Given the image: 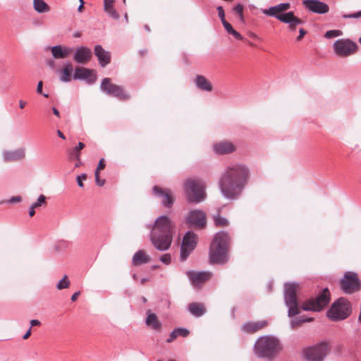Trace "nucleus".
Wrapping results in <instances>:
<instances>
[{"mask_svg":"<svg viewBox=\"0 0 361 361\" xmlns=\"http://www.w3.org/2000/svg\"><path fill=\"white\" fill-rule=\"evenodd\" d=\"M80 291L74 293L71 296V300L75 301L77 300L78 297L80 295Z\"/></svg>","mask_w":361,"mask_h":361,"instance_id":"nucleus-58","label":"nucleus"},{"mask_svg":"<svg viewBox=\"0 0 361 361\" xmlns=\"http://www.w3.org/2000/svg\"><path fill=\"white\" fill-rule=\"evenodd\" d=\"M185 221L188 225L202 227L206 224V214L199 209L192 210L187 216Z\"/></svg>","mask_w":361,"mask_h":361,"instance_id":"nucleus-15","label":"nucleus"},{"mask_svg":"<svg viewBox=\"0 0 361 361\" xmlns=\"http://www.w3.org/2000/svg\"><path fill=\"white\" fill-rule=\"evenodd\" d=\"M100 90L109 96L126 101L130 99V95L126 92L123 87L114 84L109 78L102 79L100 84Z\"/></svg>","mask_w":361,"mask_h":361,"instance_id":"nucleus-9","label":"nucleus"},{"mask_svg":"<svg viewBox=\"0 0 361 361\" xmlns=\"http://www.w3.org/2000/svg\"><path fill=\"white\" fill-rule=\"evenodd\" d=\"M72 69V65L68 63L62 71V75L61 76V81L67 82L71 80L70 71H71Z\"/></svg>","mask_w":361,"mask_h":361,"instance_id":"nucleus-35","label":"nucleus"},{"mask_svg":"<svg viewBox=\"0 0 361 361\" xmlns=\"http://www.w3.org/2000/svg\"><path fill=\"white\" fill-rule=\"evenodd\" d=\"M75 80H85L88 84H93L96 82L97 75L94 71L83 67H77L73 74Z\"/></svg>","mask_w":361,"mask_h":361,"instance_id":"nucleus-16","label":"nucleus"},{"mask_svg":"<svg viewBox=\"0 0 361 361\" xmlns=\"http://www.w3.org/2000/svg\"><path fill=\"white\" fill-rule=\"evenodd\" d=\"M267 325L266 320L258 322H247L245 323L242 327V331L247 333H255Z\"/></svg>","mask_w":361,"mask_h":361,"instance_id":"nucleus-23","label":"nucleus"},{"mask_svg":"<svg viewBox=\"0 0 361 361\" xmlns=\"http://www.w3.org/2000/svg\"><path fill=\"white\" fill-rule=\"evenodd\" d=\"M104 167H105L104 159V158H102L99 160L95 171H97L99 173V171L100 170L104 169Z\"/></svg>","mask_w":361,"mask_h":361,"instance_id":"nucleus-53","label":"nucleus"},{"mask_svg":"<svg viewBox=\"0 0 361 361\" xmlns=\"http://www.w3.org/2000/svg\"><path fill=\"white\" fill-rule=\"evenodd\" d=\"M289 3H281L274 6H271L268 9H264L262 13L268 16L275 17L279 20V16H283L285 13L283 11H287L290 8Z\"/></svg>","mask_w":361,"mask_h":361,"instance_id":"nucleus-21","label":"nucleus"},{"mask_svg":"<svg viewBox=\"0 0 361 361\" xmlns=\"http://www.w3.org/2000/svg\"><path fill=\"white\" fill-rule=\"evenodd\" d=\"M298 283H286L284 284V302L288 307V316L293 317L300 313V308L296 295Z\"/></svg>","mask_w":361,"mask_h":361,"instance_id":"nucleus-6","label":"nucleus"},{"mask_svg":"<svg viewBox=\"0 0 361 361\" xmlns=\"http://www.w3.org/2000/svg\"><path fill=\"white\" fill-rule=\"evenodd\" d=\"M214 224L217 226H224L228 224V220L220 215H216L214 216Z\"/></svg>","mask_w":361,"mask_h":361,"instance_id":"nucleus-38","label":"nucleus"},{"mask_svg":"<svg viewBox=\"0 0 361 361\" xmlns=\"http://www.w3.org/2000/svg\"><path fill=\"white\" fill-rule=\"evenodd\" d=\"M350 313V302L344 298H339L327 311V317L331 321L336 322L346 319Z\"/></svg>","mask_w":361,"mask_h":361,"instance_id":"nucleus-7","label":"nucleus"},{"mask_svg":"<svg viewBox=\"0 0 361 361\" xmlns=\"http://www.w3.org/2000/svg\"><path fill=\"white\" fill-rule=\"evenodd\" d=\"M196 87L202 91L211 92L212 90V83L203 75H197L195 81Z\"/></svg>","mask_w":361,"mask_h":361,"instance_id":"nucleus-26","label":"nucleus"},{"mask_svg":"<svg viewBox=\"0 0 361 361\" xmlns=\"http://www.w3.org/2000/svg\"><path fill=\"white\" fill-rule=\"evenodd\" d=\"M25 104H26L25 102H23L22 100H20L19 102V106H20V109H23L25 107Z\"/></svg>","mask_w":361,"mask_h":361,"instance_id":"nucleus-63","label":"nucleus"},{"mask_svg":"<svg viewBox=\"0 0 361 361\" xmlns=\"http://www.w3.org/2000/svg\"><path fill=\"white\" fill-rule=\"evenodd\" d=\"M152 194L158 198L161 199V204L164 207L170 208L173 205V195L169 189L163 190L158 186H154L152 188Z\"/></svg>","mask_w":361,"mask_h":361,"instance_id":"nucleus-17","label":"nucleus"},{"mask_svg":"<svg viewBox=\"0 0 361 361\" xmlns=\"http://www.w3.org/2000/svg\"><path fill=\"white\" fill-rule=\"evenodd\" d=\"M329 352L327 342L322 341L303 350V356L308 361H323Z\"/></svg>","mask_w":361,"mask_h":361,"instance_id":"nucleus-10","label":"nucleus"},{"mask_svg":"<svg viewBox=\"0 0 361 361\" xmlns=\"http://www.w3.org/2000/svg\"><path fill=\"white\" fill-rule=\"evenodd\" d=\"M222 23V25L224 26V27L225 28V30L227 31V32L228 34H230L232 31H233V27H232V25L228 23L227 22L226 20H224Z\"/></svg>","mask_w":361,"mask_h":361,"instance_id":"nucleus-45","label":"nucleus"},{"mask_svg":"<svg viewBox=\"0 0 361 361\" xmlns=\"http://www.w3.org/2000/svg\"><path fill=\"white\" fill-rule=\"evenodd\" d=\"M188 310L191 314L197 317L202 316L206 312L204 305L199 302L189 304Z\"/></svg>","mask_w":361,"mask_h":361,"instance_id":"nucleus-28","label":"nucleus"},{"mask_svg":"<svg viewBox=\"0 0 361 361\" xmlns=\"http://www.w3.org/2000/svg\"><path fill=\"white\" fill-rule=\"evenodd\" d=\"M85 147V144L80 142L77 146L69 151L71 158H75L80 160V150Z\"/></svg>","mask_w":361,"mask_h":361,"instance_id":"nucleus-32","label":"nucleus"},{"mask_svg":"<svg viewBox=\"0 0 361 361\" xmlns=\"http://www.w3.org/2000/svg\"><path fill=\"white\" fill-rule=\"evenodd\" d=\"M35 207H33L32 205L30 207V211H29V216H33L35 214Z\"/></svg>","mask_w":361,"mask_h":361,"instance_id":"nucleus-59","label":"nucleus"},{"mask_svg":"<svg viewBox=\"0 0 361 361\" xmlns=\"http://www.w3.org/2000/svg\"><path fill=\"white\" fill-rule=\"evenodd\" d=\"M213 149L216 154H227L235 151V146L231 142L224 141L214 144Z\"/></svg>","mask_w":361,"mask_h":361,"instance_id":"nucleus-24","label":"nucleus"},{"mask_svg":"<svg viewBox=\"0 0 361 361\" xmlns=\"http://www.w3.org/2000/svg\"><path fill=\"white\" fill-rule=\"evenodd\" d=\"M343 35V32L340 30H331L324 34V37L326 39H331Z\"/></svg>","mask_w":361,"mask_h":361,"instance_id":"nucleus-37","label":"nucleus"},{"mask_svg":"<svg viewBox=\"0 0 361 361\" xmlns=\"http://www.w3.org/2000/svg\"><path fill=\"white\" fill-rule=\"evenodd\" d=\"M159 260L164 264H166V265L169 264L171 261V257L170 254L166 253V254L161 255L159 258Z\"/></svg>","mask_w":361,"mask_h":361,"instance_id":"nucleus-43","label":"nucleus"},{"mask_svg":"<svg viewBox=\"0 0 361 361\" xmlns=\"http://www.w3.org/2000/svg\"><path fill=\"white\" fill-rule=\"evenodd\" d=\"M51 51L52 56L56 59H62L63 58V54L62 52V46L61 45H55L51 47H49Z\"/></svg>","mask_w":361,"mask_h":361,"instance_id":"nucleus-33","label":"nucleus"},{"mask_svg":"<svg viewBox=\"0 0 361 361\" xmlns=\"http://www.w3.org/2000/svg\"><path fill=\"white\" fill-rule=\"evenodd\" d=\"M230 243V235L227 232L216 233L209 248L211 263L224 264L227 261V254Z\"/></svg>","mask_w":361,"mask_h":361,"instance_id":"nucleus-3","label":"nucleus"},{"mask_svg":"<svg viewBox=\"0 0 361 361\" xmlns=\"http://www.w3.org/2000/svg\"><path fill=\"white\" fill-rule=\"evenodd\" d=\"M184 190L187 200L191 203H200L204 200V184L196 178H189L184 182Z\"/></svg>","mask_w":361,"mask_h":361,"instance_id":"nucleus-5","label":"nucleus"},{"mask_svg":"<svg viewBox=\"0 0 361 361\" xmlns=\"http://www.w3.org/2000/svg\"><path fill=\"white\" fill-rule=\"evenodd\" d=\"M280 350L279 339L270 335L259 337L254 345L255 355L267 360H271Z\"/></svg>","mask_w":361,"mask_h":361,"instance_id":"nucleus-4","label":"nucleus"},{"mask_svg":"<svg viewBox=\"0 0 361 361\" xmlns=\"http://www.w3.org/2000/svg\"><path fill=\"white\" fill-rule=\"evenodd\" d=\"M198 237L193 231H188L183 236L182 245L194 250L197 243Z\"/></svg>","mask_w":361,"mask_h":361,"instance_id":"nucleus-25","label":"nucleus"},{"mask_svg":"<svg viewBox=\"0 0 361 361\" xmlns=\"http://www.w3.org/2000/svg\"><path fill=\"white\" fill-rule=\"evenodd\" d=\"M145 323L147 326H151L154 330H159L161 328V323L158 320L157 315L154 313L148 314Z\"/></svg>","mask_w":361,"mask_h":361,"instance_id":"nucleus-30","label":"nucleus"},{"mask_svg":"<svg viewBox=\"0 0 361 361\" xmlns=\"http://www.w3.org/2000/svg\"><path fill=\"white\" fill-rule=\"evenodd\" d=\"M86 178H87V176H86L85 173H82L81 175L77 176L76 180H77V183H78V185L79 187H80V188L83 187L84 185L82 183V180H85Z\"/></svg>","mask_w":361,"mask_h":361,"instance_id":"nucleus-47","label":"nucleus"},{"mask_svg":"<svg viewBox=\"0 0 361 361\" xmlns=\"http://www.w3.org/2000/svg\"><path fill=\"white\" fill-rule=\"evenodd\" d=\"M233 11L235 12V13H236L238 16L241 22H243L244 21L243 5L241 4H238L233 8Z\"/></svg>","mask_w":361,"mask_h":361,"instance_id":"nucleus-39","label":"nucleus"},{"mask_svg":"<svg viewBox=\"0 0 361 361\" xmlns=\"http://www.w3.org/2000/svg\"><path fill=\"white\" fill-rule=\"evenodd\" d=\"M94 176H95V182H96L97 185L99 186H103L105 183V180L99 178V175L97 171H95Z\"/></svg>","mask_w":361,"mask_h":361,"instance_id":"nucleus-48","label":"nucleus"},{"mask_svg":"<svg viewBox=\"0 0 361 361\" xmlns=\"http://www.w3.org/2000/svg\"><path fill=\"white\" fill-rule=\"evenodd\" d=\"M312 320V318H307L304 317H298L293 319L290 321V326L291 328H295L300 325H301L303 322H308Z\"/></svg>","mask_w":361,"mask_h":361,"instance_id":"nucleus-34","label":"nucleus"},{"mask_svg":"<svg viewBox=\"0 0 361 361\" xmlns=\"http://www.w3.org/2000/svg\"><path fill=\"white\" fill-rule=\"evenodd\" d=\"M149 257L142 250L137 251L132 259V264L133 266H139L141 264H145L149 262Z\"/></svg>","mask_w":361,"mask_h":361,"instance_id":"nucleus-27","label":"nucleus"},{"mask_svg":"<svg viewBox=\"0 0 361 361\" xmlns=\"http://www.w3.org/2000/svg\"><path fill=\"white\" fill-rule=\"evenodd\" d=\"M22 198L20 196H13L6 201V203L13 204L21 202Z\"/></svg>","mask_w":361,"mask_h":361,"instance_id":"nucleus-50","label":"nucleus"},{"mask_svg":"<svg viewBox=\"0 0 361 361\" xmlns=\"http://www.w3.org/2000/svg\"><path fill=\"white\" fill-rule=\"evenodd\" d=\"M45 203H46L45 196L43 195H40L39 196L37 200L35 202L32 203L31 205L36 209V208H38L40 206H42V204H45Z\"/></svg>","mask_w":361,"mask_h":361,"instance_id":"nucleus-41","label":"nucleus"},{"mask_svg":"<svg viewBox=\"0 0 361 361\" xmlns=\"http://www.w3.org/2000/svg\"><path fill=\"white\" fill-rule=\"evenodd\" d=\"M70 285V281L67 279V276L65 275L63 279L59 282V283L56 285V288L59 290L68 288Z\"/></svg>","mask_w":361,"mask_h":361,"instance_id":"nucleus-40","label":"nucleus"},{"mask_svg":"<svg viewBox=\"0 0 361 361\" xmlns=\"http://www.w3.org/2000/svg\"><path fill=\"white\" fill-rule=\"evenodd\" d=\"M57 135L59 137L62 138L63 140L66 139V137L63 135V133L59 130H57Z\"/></svg>","mask_w":361,"mask_h":361,"instance_id":"nucleus-62","label":"nucleus"},{"mask_svg":"<svg viewBox=\"0 0 361 361\" xmlns=\"http://www.w3.org/2000/svg\"><path fill=\"white\" fill-rule=\"evenodd\" d=\"M341 289L345 293L350 294L360 288V280L357 274L354 272H346L341 280Z\"/></svg>","mask_w":361,"mask_h":361,"instance_id":"nucleus-12","label":"nucleus"},{"mask_svg":"<svg viewBox=\"0 0 361 361\" xmlns=\"http://www.w3.org/2000/svg\"><path fill=\"white\" fill-rule=\"evenodd\" d=\"M249 169L240 164L228 166L219 180L220 190L224 197L234 200L238 197L248 182Z\"/></svg>","mask_w":361,"mask_h":361,"instance_id":"nucleus-1","label":"nucleus"},{"mask_svg":"<svg viewBox=\"0 0 361 361\" xmlns=\"http://www.w3.org/2000/svg\"><path fill=\"white\" fill-rule=\"evenodd\" d=\"M279 20L288 24V28L291 31H295L298 25L304 23V21L296 17L293 11L287 12L283 16H279Z\"/></svg>","mask_w":361,"mask_h":361,"instance_id":"nucleus-19","label":"nucleus"},{"mask_svg":"<svg viewBox=\"0 0 361 361\" xmlns=\"http://www.w3.org/2000/svg\"><path fill=\"white\" fill-rule=\"evenodd\" d=\"M178 337L177 332L176 329H174L173 331L170 334L169 337L167 339V342L171 343L173 340H175Z\"/></svg>","mask_w":361,"mask_h":361,"instance_id":"nucleus-52","label":"nucleus"},{"mask_svg":"<svg viewBox=\"0 0 361 361\" xmlns=\"http://www.w3.org/2000/svg\"><path fill=\"white\" fill-rule=\"evenodd\" d=\"M357 49V44L350 39H338L333 44L334 51L341 57H347L355 54Z\"/></svg>","mask_w":361,"mask_h":361,"instance_id":"nucleus-11","label":"nucleus"},{"mask_svg":"<svg viewBox=\"0 0 361 361\" xmlns=\"http://www.w3.org/2000/svg\"><path fill=\"white\" fill-rule=\"evenodd\" d=\"M25 156V149L23 148L11 151H5L3 157L6 161H15L24 159Z\"/></svg>","mask_w":361,"mask_h":361,"instance_id":"nucleus-22","label":"nucleus"},{"mask_svg":"<svg viewBox=\"0 0 361 361\" xmlns=\"http://www.w3.org/2000/svg\"><path fill=\"white\" fill-rule=\"evenodd\" d=\"M84 4H85V3H84V1H82V3H81V4H80V5H79V6H78V11L79 12H82V8H83V6H84Z\"/></svg>","mask_w":361,"mask_h":361,"instance_id":"nucleus-64","label":"nucleus"},{"mask_svg":"<svg viewBox=\"0 0 361 361\" xmlns=\"http://www.w3.org/2000/svg\"><path fill=\"white\" fill-rule=\"evenodd\" d=\"M94 55L97 57L99 65L104 68L111 62V53L106 51L102 45L97 44L94 48Z\"/></svg>","mask_w":361,"mask_h":361,"instance_id":"nucleus-20","label":"nucleus"},{"mask_svg":"<svg viewBox=\"0 0 361 361\" xmlns=\"http://www.w3.org/2000/svg\"><path fill=\"white\" fill-rule=\"evenodd\" d=\"M192 286L199 288L212 276L209 271H188L186 273Z\"/></svg>","mask_w":361,"mask_h":361,"instance_id":"nucleus-13","label":"nucleus"},{"mask_svg":"<svg viewBox=\"0 0 361 361\" xmlns=\"http://www.w3.org/2000/svg\"><path fill=\"white\" fill-rule=\"evenodd\" d=\"M175 329L177 332L178 336L186 337L189 335L190 333L189 330L186 328L178 327L176 328Z\"/></svg>","mask_w":361,"mask_h":361,"instance_id":"nucleus-42","label":"nucleus"},{"mask_svg":"<svg viewBox=\"0 0 361 361\" xmlns=\"http://www.w3.org/2000/svg\"><path fill=\"white\" fill-rule=\"evenodd\" d=\"M40 324V322L37 319H32L30 321V325H31V328L32 326H38Z\"/></svg>","mask_w":361,"mask_h":361,"instance_id":"nucleus-56","label":"nucleus"},{"mask_svg":"<svg viewBox=\"0 0 361 361\" xmlns=\"http://www.w3.org/2000/svg\"><path fill=\"white\" fill-rule=\"evenodd\" d=\"M30 335H31V327H30L29 329L25 332V334L23 336V338L27 339Z\"/></svg>","mask_w":361,"mask_h":361,"instance_id":"nucleus-57","label":"nucleus"},{"mask_svg":"<svg viewBox=\"0 0 361 361\" xmlns=\"http://www.w3.org/2000/svg\"><path fill=\"white\" fill-rule=\"evenodd\" d=\"M52 111H53L54 114L56 116H57V117H59V118L60 117V113H59V111H58V109H57L56 108L53 107V108H52Z\"/></svg>","mask_w":361,"mask_h":361,"instance_id":"nucleus-60","label":"nucleus"},{"mask_svg":"<svg viewBox=\"0 0 361 361\" xmlns=\"http://www.w3.org/2000/svg\"><path fill=\"white\" fill-rule=\"evenodd\" d=\"M42 87H43V82L42 81H39L37 86V92L40 94H43L44 97H48V94H43L42 93Z\"/></svg>","mask_w":361,"mask_h":361,"instance_id":"nucleus-51","label":"nucleus"},{"mask_svg":"<svg viewBox=\"0 0 361 361\" xmlns=\"http://www.w3.org/2000/svg\"><path fill=\"white\" fill-rule=\"evenodd\" d=\"M173 222L167 216H160L151 228L150 240L159 251H166L171 245L173 236Z\"/></svg>","mask_w":361,"mask_h":361,"instance_id":"nucleus-2","label":"nucleus"},{"mask_svg":"<svg viewBox=\"0 0 361 361\" xmlns=\"http://www.w3.org/2000/svg\"><path fill=\"white\" fill-rule=\"evenodd\" d=\"M92 51L85 46L78 47L74 53V61L80 64H86L92 58Z\"/></svg>","mask_w":361,"mask_h":361,"instance_id":"nucleus-18","label":"nucleus"},{"mask_svg":"<svg viewBox=\"0 0 361 361\" xmlns=\"http://www.w3.org/2000/svg\"><path fill=\"white\" fill-rule=\"evenodd\" d=\"M330 293L327 288H324L314 298H310L304 302L302 309L305 311L319 312L330 302Z\"/></svg>","mask_w":361,"mask_h":361,"instance_id":"nucleus-8","label":"nucleus"},{"mask_svg":"<svg viewBox=\"0 0 361 361\" xmlns=\"http://www.w3.org/2000/svg\"><path fill=\"white\" fill-rule=\"evenodd\" d=\"M47 63L50 68H54L55 66V63L53 60H49Z\"/></svg>","mask_w":361,"mask_h":361,"instance_id":"nucleus-61","label":"nucleus"},{"mask_svg":"<svg viewBox=\"0 0 361 361\" xmlns=\"http://www.w3.org/2000/svg\"><path fill=\"white\" fill-rule=\"evenodd\" d=\"M34 9L39 13L49 11V6L44 0H33Z\"/></svg>","mask_w":361,"mask_h":361,"instance_id":"nucleus-31","label":"nucleus"},{"mask_svg":"<svg viewBox=\"0 0 361 361\" xmlns=\"http://www.w3.org/2000/svg\"><path fill=\"white\" fill-rule=\"evenodd\" d=\"M216 10L218 11V16L220 18L221 21L223 22L224 20H226L224 10L223 7L219 6L216 8Z\"/></svg>","mask_w":361,"mask_h":361,"instance_id":"nucleus-49","label":"nucleus"},{"mask_svg":"<svg viewBox=\"0 0 361 361\" xmlns=\"http://www.w3.org/2000/svg\"><path fill=\"white\" fill-rule=\"evenodd\" d=\"M306 31L303 28L299 30V35L297 37V40H300L305 35Z\"/></svg>","mask_w":361,"mask_h":361,"instance_id":"nucleus-55","label":"nucleus"},{"mask_svg":"<svg viewBox=\"0 0 361 361\" xmlns=\"http://www.w3.org/2000/svg\"><path fill=\"white\" fill-rule=\"evenodd\" d=\"M302 4L307 10L314 13L324 14L329 11V6L319 0H303Z\"/></svg>","mask_w":361,"mask_h":361,"instance_id":"nucleus-14","label":"nucleus"},{"mask_svg":"<svg viewBox=\"0 0 361 361\" xmlns=\"http://www.w3.org/2000/svg\"><path fill=\"white\" fill-rule=\"evenodd\" d=\"M73 51V49L70 47L62 46V52L63 54V58L68 57Z\"/></svg>","mask_w":361,"mask_h":361,"instance_id":"nucleus-44","label":"nucleus"},{"mask_svg":"<svg viewBox=\"0 0 361 361\" xmlns=\"http://www.w3.org/2000/svg\"><path fill=\"white\" fill-rule=\"evenodd\" d=\"M114 0H104V9L113 19L118 20L120 17L113 6Z\"/></svg>","mask_w":361,"mask_h":361,"instance_id":"nucleus-29","label":"nucleus"},{"mask_svg":"<svg viewBox=\"0 0 361 361\" xmlns=\"http://www.w3.org/2000/svg\"><path fill=\"white\" fill-rule=\"evenodd\" d=\"M361 17V11L353 13L351 14L343 15V18H358Z\"/></svg>","mask_w":361,"mask_h":361,"instance_id":"nucleus-46","label":"nucleus"},{"mask_svg":"<svg viewBox=\"0 0 361 361\" xmlns=\"http://www.w3.org/2000/svg\"><path fill=\"white\" fill-rule=\"evenodd\" d=\"M230 34L232 35L238 40L243 39V37L241 35V34L235 30H233V31H232Z\"/></svg>","mask_w":361,"mask_h":361,"instance_id":"nucleus-54","label":"nucleus"},{"mask_svg":"<svg viewBox=\"0 0 361 361\" xmlns=\"http://www.w3.org/2000/svg\"><path fill=\"white\" fill-rule=\"evenodd\" d=\"M192 250V249H190L188 247L181 245L180 260L181 262L185 261Z\"/></svg>","mask_w":361,"mask_h":361,"instance_id":"nucleus-36","label":"nucleus"}]
</instances>
